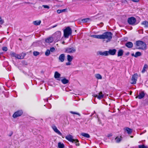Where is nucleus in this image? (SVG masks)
Wrapping results in <instances>:
<instances>
[{
	"label": "nucleus",
	"mask_w": 148,
	"mask_h": 148,
	"mask_svg": "<svg viewBox=\"0 0 148 148\" xmlns=\"http://www.w3.org/2000/svg\"><path fill=\"white\" fill-rule=\"evenodd\" d=\"M54 40L53 37H49L45 40V41L47 43H51Z\"/></svg>",
	"instance_id": "nucleus-16"
},
{
	"label": "nucleus",
	"mask_w": 148,
	"mask_h": 148,
	"mask_svg": "<svg viewBox=\"0 0 148 148\" xmlns=\"http://www.w3.org/2000/svg\"><path fill=\"white\" fill-rule=\"evenodd\" d=\"M23 113L22 110H20L15 112L13 115V117L15 118L21 115Z\"/></svg>",
	"instance_id": "nucleus-8"
},
{
	"label": "nucleus",
	"mask_w": 148,
	"mask_h": 148,
	"mask_svg": "<svg viewBox=\"0 0 148 148\" xmlns=\"http://www.w3.org/2000/svg\"><path fill=\"white\" fill-rule=\"evenodd\" d=\"M93 96L97 98V99H102L104 96V95L103 94L102 92H100L99 93L97 94H94L93 95Z\"/></svg>",
	"instance_id": "nucleus-9"
},
{
	"label": "nucleus",
	"mask_w": 148,
	"mask_h": 148,
	"mask_svg": "<svg viewBox=\"0 0 148 148\" xmlns=\"http://www.w3.org/2000/svg\"><path fill=\"white\" fill-rule=\"evenodd\" d=\"M57 25H54V26H53L52 27V28H54V27H56V26H57Z\"/></svg>",
	"instance_id": "nucleus-48"
},
{
	"label": "nucleus",
	"mask_w": 148,
	"mask_h": 148,
	"mask_svg": "<svg viewBox=\"0 0 148 148\" xmlns=\"http://www.w3.org/2000/svg\"><path fill=\"white\" fill-rule=\"evenodd\" d=\"M112 34L110 32H106L101 35V39H107L106 42L110 41L112 38Z\"/></svg>",
	"instance_id": "nucleus-1"
},
{
	"label": "nucleus",
	"mask_w": 148,
	"mask_h": 148,
	"mask_svg": "<svg viewBox=\"0 0 148 148\" xmlns=\"http://www.w3.org/2000/svg\"><path fill=\"white\" fill-rule=\"evenodd\" d=\"M98 54L102 56H108V51H105L103 52L99 51L98 52Z\"/></svg>",
	"instance_id": "nucleus-14"
},
{
	"label": "nucleus",
	"mask_w": 148,
	"mask_h": 148,
	"mask_svg": "<svg viewBox=\"0 0 148 148\" xmlns=\"http://www.w3.org/2000/svg\"><path fill=\"white\" fill-rule=\"evenodd\" d=\"M134 53H133L132 54V56H134Z\"/></svg>",
	"instance_id": "nucleus-50"
},
{
	"label": "nucleus",
	"mask_w": 148,
	"mask_h": 148,
	"mask_svg": "<svg viewBox=\"0 0 148 148\" xmlns=\"http://www.w3.org/2000/svg\"><path fill=\"white\" fill-rule=\"evenodd\" d=\"M123 51L122 49H119L118 52L117 56L118 57H119L122 56L123 54Z\"/></svg>",
	"instance_id": "nucleus-21"
},
{
	"label": "nucleus",
	"mask_w": 148,
	"mask_h": 148,
	"mask_svg": "<svg viewBox=\"0 0 148 148\" xmlns=\"http://www.w3.org/2000/svg\"><path fill=\"white\" fill-rule=\"evenodd\" d=\"M2 50L3 51H7L8 50V48L7 47H3L2 48Z\"/></svg>",
	"instance_id": "nucleus-42"
},
{
	"label": "nucleus",
	"mask_w": 148,
	"mask_h": 148,
	"mask_svg": "<svg viewBox=\"0 0 148 148\" xmlns=\"http://www.w3.org/2000/svg\"><path fill=\"white\" fill-rule=\"evenodd\" d=\"M46 100H47V101H48V99H46Z\"/></svg>",
	"instance_id": "nucleus-53"
},
{
	"label": "nucleus",
	"mask_w": 148,
	"mask_h": 148,
	"mask_svg": "<svg viewBox=\"0 0 148 148\" xmlns=\"http://www.w3.org/2000/svg\"><path fill=\"white\" fill-rule=\"evenodd\" d=\"M65 138L69 141L72 143H73L75 140V139H73V136L71 135L66 136Z\"/></svg>",
	"instance_id": "nucleus-12"
},
{
	"label": "nucleus",
	"mask_w": 148,
	"mask_h": 148,
	"mask_svg": "<svg viewBox=\"0 0 148 148\" xmlns=\"http://www.w3.org/2000/svg\"><path fill=\"white\" fill-rule=\"evenodd\" d=\"M141 55V52H136L135 55H134V57L135 58H137L138 56H140Z\"/></svg>",
	"instance_id": "nucleus-30"
},
{
	"label": "nucleus",
	"mask_w": 148,
	"mask_h": 148,
	"mask_svg": "<svg viewBox=\"0 0 148 148\" xmlns=\"http://www.w3.org/2000/svg\"><path fill=\"white\" fill-rule=\"evenodd\" d=\"M136 45L137 48L143 50H145L147 48L146 44L142 41H138L136 42Z\"/></svg>",
	"instance_id": "nucleus-2"
},
{
	"label": "nucleus",
	"mask_w": 148,
	"mask_h": 148,
	"mask_svg": "<svg viewBox=\"0 0 148 148\" xmlns=\"http://www.w3.org/2000/svg\"><path fill=\"white\" fill-rule=\"evenodd\" d=\"M146 101L147 104H148V99H146Z\"/></svg>",
	"instance_id": "nucleus-49"
},
{
	"label": "nucleus",
	"mask_w": 148,
	"mask_h": 148,
	"mask_svg": "<svg viewBox=\"0 0 148 148\" xmlns=\"http://www.w3.org/2000/svg\"><path fill=\"white\" fill-rule=\"evenodd\" d=\"M66 9H64L62 10H57V12L58 14H60L62 12H64L66 11Z\"/></svg>",
	"instance_id": "nucleus-33"
},
{
	"label": "nucleus",
	"mask_w": 148,
	"mask_h": 148,
	"mask_svg": "<svg viewBox=\"0 0 148 148\" xmlns=\"http://www.w3.org/2000/svg\"><path fill=\"white\" fill-rule=\"evenodd\" d=\"M70 112L72 114H77V115H79V116H80V114L79 113L77 112L71 111Z\"/></svg>",
	"instance_id": "nucleus-39"
},
{
	"label": "nucleus",
	"mask_w": 148,
	"mask_h": 148,
	"mask_svg": "<svg viewBox=\"0 0 148 148\" xmlns=\"http://www.w3.org/2000/svg\"><path fill=\"white\" fill-rule=\"evenodd\" d=\"M141 24L144 25L145 27H148V22L147 21H145L143 22Z\"/></svg>",
	"instance_id": "nucleus-28"
},
{
	"label": "nucleus",
	"mask_w": 148,
	"mask_h": 148,
	"mask_svg": "<svg viewBox=\"0 0 148 148\" xmlns=\"http://www.w3.org/2000/svg\"><path fill=\"white\" fill-rule=\"evenodd\" d=\"M51 105L50 104H49L48 105L47 108L48 109H50L51 108Z\"/></svg>",
	"instance_id": "nucleus-47"
},
{
	"label": "nucleus",
	"mask_w": 148,
	"mask_h": 148,
	"mask_svg": "<svg viewBox=\"0 0 148 148\" xmlns=\"http://www.w3.org/2000/svg\"><path fill=\"white\" fill-rule=\"evenodd\" d=\"M55 50V48L53 47L51 48H50V51L51 52H53V51H54Z\"/></svg>",
	"instance_id": "nucleus-44"
},
{
	"label": "nucleus",
	"mask_w": 148,
	"mask_h": 148,
	"mask_svg": "<svg viewBox=\"0 0 148 148\" xmlns=\"http://www.w3.org/2000/svg\"><path fill=\"white\" fill-rule=\"evenodd\" d=\"M15 57L18 59H22V56L20 55L16 54L15 56Z\"/></svg>",
	"instance_id": "nucleus-40"
},
{
	"label": "nucleus",
	"mask_w": 148,
	"mask_h": 148,
	"mask_svg": "<svg viewBox=\"0 0 148 148\" xmlns=\"http://www.w3.org/2000/svg\"><path fill=\"white\" fill-rule=\"evenodd\" d=\"M112 136V135L111 134H109L108 135V136Z\"/></svg>",
	"instance_id": "nucleus-51"
},
{
	"label": "nucleus",
	"mask_w": 148,
	"mask_h": 148,
	"mask_svg": "<svg viewBox=\"0 0 148 148\" xmlns=\"http://www.w3.org/2000/svg\"><path fill=\"white\" fill-rule=\"evenodd\" d=\"M61 32L60 31H57L54 33L52 36L54 40L58 41L60 39L61 36Z\"/></svg>",
	"instance_id": "nucleus-4"
},
{
	"label": "nucleus",
	"mask_w": 148,
	"mask_h": 148,
	"mask_svg": "<svg viewBox=\"0 0 148 148\" xmlns=\"http://www.w3.org/2000/svg\"><path fill=\"white\" fill-rule=\"evenodd\" d=\"M81 135L82 136L87 138H89L90 137V136L87 133H82L81 134Z\"/></svg>",
	"instance_id": "nucleus-26"
},
{
	"label": "nucleus",
	"mask_w": 148,
	"mask_h": 148,
	"mask_svg": "<svg viewBox=\"0 0 148 148\" xmlns=\"http://www.w3.org/2000/svg\"><path fill=\"white\" fill-rule=\"evenodd\" d=\"M76 51L75 48L73 47H68L65 48V53H75Z\"/></svg>",
	"instance_id": "nucleus-5"
},
{
	"label": "nucleus",
	"mask_w": 148,
	"mask_h": 148,
	"mask_svg": "<svg viewBox=\"0 0 148 148\" xmlns=\"http://www.w3.org/2000/svg\"><path fill=\"white\" fill-rule=\"evenodd\" d=\"M90 36L96 38L101 39V35H91Z\"/></svg>",
	"instance_id": "nucleus-19"
},
{
	"label": "nucleus",
	"mask_w": 148,
	"mask_h": 148,
	"mask_svg": "<svg viewBox=\"0 0 148 148\" xmlns=\"http://www.w3.org/2000/svg\"><path fill=\"white\" fill-rule=\"evenodd\" d=\"M60 74L58 72L56 71L54 74V77L56 79H57V80L60 81V79H59L60 77Z\"/></svg>",
	"instance_id": "nucleus-18"
},
{
	"label": "nucleus",
	"mask_w": 148,
	"mask_h": 148,
	"mask_svg": "<svg viewBox=\"0 0 148 148\" xmlns=\"http://www.w3.org/2000/svg\"><path fill=\"white\" fill-rule=\"evenodd\" d=\"M136 20L135 18L132 17L128 18L127 22L130 25H134L135 23Z\"/></svg>",
	"instance_id": "nucleus-7"
},
{
	"label": "nucleus",
	"mask_w": 148,
	"mask_h": 148,
	"mask_svg": "<svg viewBox=\"0 0 148 148\" xmlns=\"http://www.w3.org/2000/svg\"><path fill=\"white\" fill-rule=\"evenodd\" d=\"M74 142L75 144L77 146H79V140L77 139H75Z\"/></svg>",
	"instance_id": "nucleus-34"
},
{
	"label": "nucleus",
	"mask_w": 148,
	"mask_h": 148,
	"mask_svg": "<svg viewBox=\"0 0 148 148\" xmlns=\"http://www.w3.org/2000/svg\"><path fill=\"white\" fill-rule=\"evenodd\" d=\"M108 51V55H110L113 56L115 54L116 51V50L115 49H109Z\"/></svg>",
	"instance_id": "nucleus-13"
},
{
	"label": "nucleus",
	"mask_w": 148,
	"mask_h": 148,
	"mask_svg": "<svg viewBox=\"0 0 148 148\" xmlns=\"http://www.w3.org/2000/svg\"><path fill=\"white\" fill-rule=\"evenodd\" d=\"M8 34L9 33V32H8L7 33Z\"/></svg>",
	"instance_id": "nucleus-54"
},
{
	"label": "nucleus",
	"mask_w": 148,
	"mask_h": 148,
	"mask_svg": "<svg viewBox=\"0 0 148 148\" xmlns=\"http://www.w3.org/2000/svg\"><path fill=\"white\" fill-rule=\"evenodd\" d=\"M73 59V57L70 55H68L67 56V59L68 61L71 62Z\"/></svg>",
	"instance_id": "nucleus-29"
},
{
	"label": "nucleus",
	"mask_w": 148,
	"mask_h": 148,
	"mask_svg": "<svg viewBox=\"0 0 148 148\" xmlns=\"http://www.w3.org/2000/svg\"><path fill=\"white\" fill-rule=\"evenodd\" d=\"M139 148H147V146H145L144 145H138Z\"/></svg>",
	"instance_id": "nucleus-35"
},
{
	"label": "nucleus",
	"mask_w": 148,
	"mask_h": 148,
	"mask_svg": "<svg viewBox=\"0 0 148 148\" xmlns=\"http://www.w3.org/2000/svg\"><path fill=\"white\" fill-rule=\"evenodd\" d=\"M138 76V75L137 73H135L133 75L131 79V84H135L136 83Z\"/></svg>",
	"instance_id": "nucleus-6"
},
{
	"label": "nucleus",
	"mask_w": 148,
	"mask_h": 148,
	"mask_svg": "<svg viewBox=\"0 0 148 148\" xmlns=\"http://www.w3.org/2000/svg\"><path fill=\"white\" fill-rule=\"evenodd\" d=\"M125 130L127 132L128 134H130L132 132V130L129 127H126Z\"/></svg>",
	"instance_id": "nucleus-23"
},
{
	"label": "nucleus",
	"mask_w": 148,
	"mask_h": 148,
	"mask_svg": "<svg viewBox=\"0 0 148 148\" xmlns=\"http://www.w3.org/2000/svg\"><path fill=\"white\" fill-rule=\"evenodd\" d=\"M58 146L59 148H64V146L63 144L61 143H58Z\"/></svg>",
	"instance_id": "nucleus-31"
},
{
	"label": "nucleus",
	"mask_w": 148,
	"mask_h": 148,
	"mask_svg": "<svg viewBox=\"0 0 148 148\" xmlns=\"http://www.w3.org/2000/svg\"><path fill=\"white\" fill-rule=\"evenodd\" d=\"M133 44L131 42H129L126 43L125 46L128 48H131L133 46Z\"/></svg>",
	"instance_id": "nucleus-20"
},
{
	"label": "nucleus",
	"mask_w": 148,
	"mask_h": 148,
	"mask_svg": "<svg viewBox=\"0 0 148 148\" xmlns=\"http://www.w3.org/2000/svg\"><path fill=\"white\" fill-rule=\"evenodd\" d=\"M145 95V94L143 92H141L139 93V95L136 97V98H138L139 99H141L143 98Z\"/></svg>",
	"instance_id": "nucleus-15"
},
{
	"label": "nucleus",
	"mask_w": 148,
	"mask_h": 148,
	"mask_svg": "<svg viewBox=\"0 0 148 148\" xmlns=\"http://www.w3.org/2000/svg\"><path fill=\"white\" fill-rule=\"evenodd\" d=\"M122 139V137L121 136L120 137H117L115 138V140L116 141V143H119L121 140Z\"/></svg>",
	"instance_id": "nucleus-24"
},
{
	"label": "nucleus",
	"mask_w": 148,
	"mask_h": 148,
	"mask_svg": "<svg viewBox=\"0 0 148 148\" xmlns=\"http://www.w3.org/2000/svg\"><path fill=\"white\" fill-rule=\"evenodd\" d=\"M95 76L98 79H101L102 78L101 76L99 74H96L95 75Z\"/></svg>",
	"instance_id": "nucleus-32"
},
{
	"label": "nucleus",
	"mask_w": 148,
	"mask_h": 148,
	"mask_svg": "<svg viewBox=\"0 0 148 148\" xmlns=\"http://www.w3.org/2000/svg\"><path fill=\"white\" fill-rule=\"evenodd\" d=\"M52 128L54 131L57 134H58L60 136L62 135V134L60 132V131L58 130L56 127L55 125H53L52 126Z\"/></svg>",
	"instance_id": "nucleus-11"
},
{
	"label": "nucleus",
	"mask_w": 148,
	"mask_h": 148,
	"mask_svg": "<svg viewBox=\"0 0 148 148\" xmlns=\"http://www.w3.org/2000/svg\"><path fill=\"white\" fill-rule=\"evenodd\" d=\"M4 23V20L0 17V25H2Z\"/></svg>",
	"instance_id": "nucleus-38"
},
{
	"label": "nucleus",
	"mask_w": 148,
	"mask_h": 148,
	"mask_svg": "<svg viewBox=\"0 0 148 148\" xmlns=\"http://www.w3.org/2000/svg\"><path fill=\"white\" fill-rule=\"evenodd\" d=\"M52 128L54 131L57 134H58L60 136L62 135V134L60 132V131L58 130L56 127L55 125H53L52 126Z\"/></svg>",
	"instance_id": "nucleus-10"
},
{
	"label": "nucleus",
	"mask_w": 148,
	"mask_h": 148,
	"mask_svg": "<svg viewBox=\"0 0 148 148\" xmlns=\"http://www.w3.org/2000/svg\"><path fill=\"white\" fill-rule=\"evenodd\" d=\"M72 30L69 27L66 28L64 30V36L65 38H67L72 34Z\"/></svg>",
	"instance_id": "nucleus-3"
},
{
	"label": "nucleus",
	"mask_w": 148,
	"mask_h": 148,
	"mask_svg": "<svg viewBox=\"0 0 148 148\" xmlns=\"http://www.w3.org/2000/svg\"><path fill=\"white\" fill-rule=\"evenodd\" d=\"M11 55L12 56H15H15L16 55V54L14 52H12V53H11Z\"/></svg>",
	"instance_id": "nucleus-45"
},
{
	"label": "nucleus",
	"mask_w": 148,
	"mask_h": 148,
	"mask_svg": "<svg viewBox=\"0 0 148 148\" xmlns=\"http://www.w3.org/2000/svg\"><path fill=\"white\" fill-rule=\"evenodd\" d=\"M89 20V18H85V19H82V21L83 22H88Z\"/></svg>",
	"instance_id": "nucleus-41"
},
{
	"label": "nucleus",
	"mask_w": 148,
	"mask_h": 148,
	"mask_svg": "<svg viewBox=\"0 0 148 148\" xmlns=\"http://www.w3.org/2000/svg\"><path fill=\"white\" fill-rule=\"evenodd\" d=\"M64 43H65V42H64V41H63V42H62V44H64Z\"/></svg>",
	"instance_id": "nucleus-52"
},
{
	"label": "nucleus",
	"mask_w": 148,
	"mask_h": 148,
	"mask_svg": "<svg viewBox=\"0 0 148 148\" xmlns=\"http://www.w3.org/2000/svg\"><path fill=\"white\" fill-rule=\"evenodd\" d=\"M42 6L44 8H47L48 9H49L50 8L47 5H42Z\"/></svg>",
	"instance_id": "nucleus-43"
},
{
	"label": "nucleus",
	"mask_w": 148,
	"mask_h": 148,
	"mask_svg": "<svg viewBox=\"0 0 148 148\" xmlns=\"http://www.w3.org/2000/svg\"><path fill=\"white\" fill-rule=\"evenodd\" d=\"M41 23V21L40 20L36 21L33 22L34 24L36 25H39Z\"/></svg>",
	"instance_id": "nucleus-25"
},
{
	"label": "nucleus",
	"mask_w": 148,
	"mask_h": 148,
	"mask_svg": "<svg viewBox=\"0 0 148 148\" xmlns=\"http://www.w3.org/2000/svg\"><path fill=\"white\" fill-rule=\"evenodd\" d=\"M71 62H69V61H68V62H67L66 63V65H71Z\"/></svg>",
	"instance_id": "nucleus-46"
},
{
	"label": "nucleus",
	"mask_w": 148,
	"mask_h": 148,
	"mask_svg": "<svg viewBox=\"0 0 148 148\" xmlns=\"http://www.w3.org/2000/svg\"><path fill=\"white\" fill-rule=\"evenodd\" d=\"M65 59V55L64 54H61L59 57V60L61 62H63Z\"/></svg>",
	"instance_id": "nucleus-17"
},
{
	"label": "nucleus",
	"mask_w": 148,
	"mask_h": 148,
	"mask_svg": "<svg viewBox=\"0 0 148 148\" xmlns=\"http://www.w3.org/2000/svg\"><path fill=\"white\" fill-rule=\"evenodd\" d=\"M61 82L63 84H66L68 83L69 81L66 78H64L61 80Z\"/></svg>",
	"instance_id": "nucleus-27"
},
{
	"label": "nucleus",
	"mask_w": 148,
	"mask_h": 148,
	"mask_svg": "<svg viewBox=\"0 0 148 148\" xmlns=\"http://www.w3.org/2000/svg\"><path fill=\"white\" fill-rule=\"evenodd\" d=\"M148 68V65L147 64H145L144 66L143 69L142 70V72L143 73H145L146 70Z\"/></svg>",
	"instance_id": "nucleus-22"
},
{
	"label": "nucleus",
	"mask_w": 148,
	"mask_h": 148,
	"mask_svg": "<svg viewBox=\"0 0 148 148\" xmlns=\"http://www.w3.org/2000/svg\"><path fill=\"white\" fill-rule=\"evenodd\" d=\"M39 54V53L37 51H34L33 52V55L35 56H37Z\"/></svg>",
	"instance_id": "nucleus-37"
},
{
	"label": "nucleus",
	"mask_w": 148,
	"mask_h": 148,
	"mask_svg": "<svg viewBox=\"0 0 148 148\" xmlns=\"http://www.w3.org/2000/svg\"><path fill=\"white\" fill-rule=\"evenodd\" d=\"M50 53V51L49 50H47L45 52V55L48 56L49 55Z\"/></svg>",
	"instance_id": "nucleus-36"
}]
</instances>
